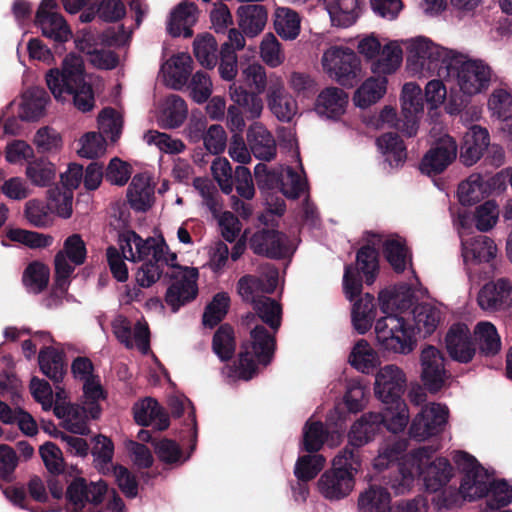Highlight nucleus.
<instances>
[{
    "label": "nucleus",
    "instance_id": "nucleus-1",
    "mask_svg": "<svg viewBox=\"0 0 512 512\" xmlns=\"http://www.w3.org/2000/svg\"><path fill=\"white\" fill-rule=\"evenodd\" d=\"M406 69L419 78L440 77L449 84L451 97L461 102L485 93L491 83L492 70L483 60L471 58L458 50L444 47L425 36L406 41Z\"/></svg>",
    "mask_w": 512,
    "mask_h": 512
},
{
    "label": "nucleus",
    "instance_id": "nucleus-2",
    "mask_svg": "<svg viewBox=\"0 0 512 512\" xmlns=\"http://www.w3.org/2000/svg\"><path fill=\"white\" fill-rule=\"evenodd\" d=\"M119 246L124 259L128 261H142L151 255L157 262H165L170 269L166 273L172 279L165 300L174 312L197 296L198 269L178 265L176 253L169 251L163 241L157 242L153 238L143 240L134 231L127 230L120 234Z\"/></svg>",
    "mask_w": 512,
    "mask_h": 512
},
{
    "label": "nucleus",
    "instance_id": "nucleus-3",
    "mask_svg": "<svg viewBox=\"0 0 512 512\" xmlns=\"http://www.w3.org/2000/svg\"><path fill=\"white\" fill-rule=\"evenodd\" d=\"M412 290L407 284L387 289L379 294L381 311L386 316L379 318L374 325L375 344L389 355L407 356L417 347L415 328L408 319L394 314L412 304Z\"/></svg>",
    "mask_w": 512,
    "mask_h": 512
},
{
    "label": "nucleus",
    "instance_id": "nucleus-4",
    "mask_svg": "<svg viewBox=\"0 0 512 512\" xmlns=\"http://www.w3.org/2000/svg\"><path fill=\"white\" fill-rule=\"evenodd\" d=\"M433 450L428 447L416 449L400 463V479H392L390 487L397 495L409 492L418 477H422L425 488L439 492L453 477V468L445 458L432 459Z\"/></svg>",
    "mask_w": 512,
    "mask_h": 512
},
{
    "label": "nucleus",
    "instance_id": "nucleus-5",
    "mask_svg": "<svg viewBox=\"0 0 512 512\" xmlns=\"http://www.w3.org/2000/svg\"><path fill=\"white\" fill-rule=\"evenodd\" d=\"M46 84L57 101L64 102L73 96L74 106L81 112L93 109L95 100L92 87L84 81L83 59L76 54H68L62 69H50L46 73Z\"/></svg>",
    "mask_w": 512,
    "mask_h": 512
},
{
    "label": "nucleus",
    "instance_id": "nucleus-6",
    "mask_svg": "<svg viewBox=\"0 0 512 512\" xmlns=\"http://www.w3.org/2000/svg\"><path fill=\"white\" fill-rule=\"evenodd\" d=\"M406 385V373L396 364H386L375 374L374 394L385 405L383 411L394 431H403L409 421V409L402 399Z\"/></svg>",
    "mask_w": 512,
    "mask_h": 512
},
{
    "label": "nucleus",
    "instance_id": "nucleus-7",
    "mask_svg": "<svg viewBox=\"0 0 512 512\" xmlns=\"http://www.w3.org/2000/svg\"><path fill=\"white\" fill-rule=\"evenodd\" d=\"M275 339L268 330L260 325L250 332V340L244 343L238 363L231 369L230 377L250 380L257 372V365H268L273 357Z\"/></svg>",
    "mask_w": 512,
    "mask_h": 512
},
{
    "label": "nucleus",
    "instance_id": "nucleus-8",
    "mask_svg": "<svg viewBox=\"0 0 512 512\" xmlns=\"http://www.w3.org/2000/svg\"><path fill=\"white\" fill-rule=\"evenodd\" d=\"M407 40H393L382 46L374 34H369L359 38L356 48L357 52L370 63L372 74L391 75L402 64V45L406 47Z\"/></svg>",
    "mask_w": 512,
    "mask_h": 512
},
{
    "label": "nucleus",
    "instance_id": "nucleus-9",
    "mask_svg": "<svg viewBox=\"0 0 512 512\" xmlns=\"http://www.w3.org/2000/svg\"><path fill=\"white\" fill-rule=\"evenodd\" d=\"M293 156L296 158L299 171L291 167L282 169L280 173L269 171L267 166L259 163L254 168V175L260 188L274 189L279 188L283 195L288 198H297L306 187V182L302 177L303 167L299 159V151L295 149Z\"/></svg>",
    "mask_w": 512,
    "mask_h": 512
},
{
    "label": "nucleus",
    "instance_id": "nucleus-10",
    "mask_svg": "<svg viewBox=\"0 0 512 512\" xmlns=\"http://www.w3.org/2000/svg\"><path fill=\"white\" fill-rule=\"evenodd\" d=\"M323 70L342 86H352L361 71V61L349 47L332 46L322 56Z\"/></svg>",
    "mask_w": 512,
    "mask_h": 512
},
{
    "label": "nucleus",
    "instance_id": "nucleus-11",
    "mask_svg": "<svg viewBox=\"0 0 512 512\" xmlns=\"http://www.w3.org/2000/svg\"><path fill=\"white\" fill-rule=\"evenodd\" d=\"M453 461L464 473L459 493L464 500L473 501L486 495L490 475L477 459L464 451H455Z\"/></svg>",
    "mask_w": 512,
    "mask_h": 512
},
{
    "label": "nucleus",
    "instance_id": "nucleus-12",
    "mask_svg": "<svg viewBox=\"0 0 512 512\" xmlns=\"http://www.w3.org/2000/svg\"><path fill=\"white\" fill-rule=\"evenodd\" d=\"M265 100L270 113L282 123L292 122L299 114V105L286 87L282 76L277 73L269 75Z\"/></svg>",
    "mask_w": 512,
    "mask_h": 512
},
{
    "label": "nucleus",
    "instance_id": "nucleus-13",
    "mask_svg": "<svg viewBox=\"0 0 512 512\" xmlns=\"http://www.w3.org/2000/svg\"><path fill=\"white\" fill-rule=\"evenodd\" d=\"M86 259V246L79 234H73L64 241L63 250L55 256L56 287L61 293L66 292L69 279L75 266Z\"/></svg>",
    "mask_w": 512,
    "mask_h": 512
},
{
    "label": "nucleus",
    "instance_id": "nucleus-14",
    "mask_svg": "<svg viewBox=\"0 0 512 512\" xmlns=\"http://www.w3.org/2000/svg\"><path fill=\"white\" fill-rule=\"evenodd\" d=\"M106 491L107 485L103 481L73 480L66 491L67 512H95L94 507L102 502Z\"/></svg>",
    "mask_w": 512,
    "mask_h": 512
},
{
    "label": "nucleus",
    "instance_id": "nucleus-15",
    "mask_svg": "<svg viewBox=\"0 0 512 512\" xmlns=\"http://www.w3.org/2000/svg\"><path fill=\"white\" fill-rule=\"evenodd\" d=\"M449 409L441 403H429L412 420L409 434L417 441H425L441 433L448 422Z\"/></svg>",
    "mask_w": 512,
    "mask_h": 512
},
{
    "label": "nucleus",
    "instance_id": "nucleus-16",
    "mask_svg": "<svg viewBox=\"0 0 512 512\" xmlns=\"http://www.w3.org/2000/svg\"><path fill=\"white\" fill-rule=\"evenodd\" d=\"M445 356L443 352L433 345H424L419 354L421 368L420 377L427 390L438 392L449 378V372L445 368Z\"/></svg>",
    "mask_w": 512,
    "mask_h": 512
},
{
    "label": "nucleus",
    "instance_id": "nucleus-17",
    "mask_svg": "<svg viewBox=\"0 0 512 512\" xmlns=\"http://www.w3.org/2000/svg\"><path fill=\"white\" fill-rule=\"evenodd\" d=\"M35 24L43 36L56 42H66L72 36L70 27L58 12L57 0H42L37 10Z\"/></svg>",
    "mask_w": 512,
    "mask_h": 512
},
{
    "label": "nucleus",
    "instance_id": "nucleus-18",
    "mask_svg": "<svg viewBox=\"0 0 512 512\" xmlns=\"http://www.w3.org/2000/svg\"><path fill=\"white\" fill-rule=\"evenodd\" d=\"M461 244L465 270L469 280L472 281L474 267L490 263L496 258L498 249L494 240L485 235L462 239Z\"/></svg>",
    "mask_w": 512,
    "mask_h": 512
},
{
    "label": "nucleus",
    "instance_id": "nucleus-19",
    "mask_svg": "<svg viewBox=\"0 0 512 512\" xmlns=\"http://www.w3.org/2000/svg\"><path fill=\"white\" fill-rule=\"evenodd\" d=\"M457 156L455 140L445 134L423 156L420 170L423 174L433 176L442 173Z\"/></svg>",
    "mask_w": 512,
    "mask_h": 512
},
{
    "label": "nucleus",
    "instance_id": "nucleus-20",
    "mask_svg": "<svg viewBox=\"0 0 512 512\" xmlns=\"http://www.w3.org/2000/svg\"><path fill=\"white\" fill-rule=\"evenodd\" d=\"M479 307L488 312L508 311L512 308V283L507 278H498L486 283L478 292Z\"/></svg>",
    "mask_w": 512,
    "mask_h": 512
},
{
    "label": "nucleus",
    "instance_id": "nucleus-21",
    "mask_svg": "<svg viewBox=\"0 0 512 512\" xmlns=\"http://www.w3.org/2000/svg\"><path fill=\"white\" fill-rule=\"evenodd\" d=\"M112 330L117 340L128 349L137 348L142 353L149 349V329L145 322L137 321L134 325L124 316H116Z\"/></svg>",
    "mask_w": 512,
    "mask_h": 512
},
{
    "label": "nucleus",
    "instance_id": "nucleus-22",
    "mask_svg": "<svg viewBox=\"0 0 512 512\" xmlns=\"http://www.w3.org/2000/svg\"><path fill=\"white\" fill-rule=\"evenodd\" d=\"M500 182V174L488 177L473 173L458 185L459 202L464 206L474 205L488 197Z\"/></svg>",
    "mask_w": 512,
    "mask_h": 512
},
{
    "label": "nucleus",
    "instance_id": "nucleus-23",
    "mask_svg": "<svg viewBox=\"0 0 512 512\" xmlns=\"http://www.w3.org/2000/svg\"><path fill=\"white\" fill-rule=\"evenodd\" d=\"M402 113L406 122L398 128L407 136L412 137L417 133V119L423 113L424 103L422 89L415 82L405 83L401 92Z\"/></svg>",
    "mask_w": 512,
    "mask_h": 512
},
{
    "label": "nucleus",
    "instance_id": "nucleus-24",
    "mask_svg": "<svg viewBox=\"0 0 512 512\" xmlns=\"http://www.w3.org/2000/svg\"><path fill=\"white\" fill-rule=\"evenodd\" d=\"M388 413H367L357 420L348 433L349 444L353 447H362L374 439L375 435L380 430L381 425H384L390 432L398 433L389 427Z\"/></svg>",
    "mask_w": 512,
    "mask_h": 512
},
{
    "label": "nucleus",
    "instance_id": "nucleus-25",
    "mask_svg": "<svg viewBox=\"0 0 512 512\" xmlns=\"http://www.w3.org/2000/svg\"><path fill=\"white\" fill-rule=\"evenodd\" d=\"M449 356L460 363L470 362L476 353L472 335L468 326L457 323L451 326L445 337Z\"/></svg>",
    "mask_w": 512,
    "mask_h": 512
},
{
    "label": "nucleus",
    "instance_id": "nucleus-26",
    "mask_svg": "<svg viewBox=\"0 0 512 512\" xmlns=\"http://www.w3.org/2000/svg\"><path fill=\"white\" fill-rule=\"evenodd\" d=\"M250 245L256 254L269 258H283L292 253L288 238L274 230L256 232L250 240Z\"/></svg>",
    "mask_w": 512,
    "mask_h": 512
},
{
    "label": "nucleus",
    "instance_id": "nucleus-27",
    "mask_svg": "<svg viewBox=\"0 0 512 512\" xmlns=\"http://www.w3.org/2000/svg\"><path fill=\"white\" fill-rule=\"evenodd\" d=\"M191 71V56L188 53L180 52L162 64L160 76L166 86L180 90L187 83Z\"/></svg>",
    "mask_w": 512,
    "mask_h": 512
},
{
    "label": "nucleus",
    "instance_id": "nucleus-28",
    "mask_svg": "<svg viewBox=\"0 0 512 512\" xmlns=\"http://www.w3.org/2000/svg\"><path fill=\"white\" fill-rule=\"evenodd\" d=\"M278 284V271L271 265L262 267L261 276H244L238 282V293L242 299H253V295L272 293Z\"/></svg>",
    "mask_w": 512,
    "mask_h": 512
},
{
    "label": "nucleus",
    "instance_id": "nucleus-29",
    "mask_svg": "<svg viewBox=\"0 0 512 512\" xmlns=\"http://www.w3.org/2000/svg\"><path fill=\"white\" fill-rule=\"evenodd\" d=\"M320 493L329 500H339L350 494L354 487V478L345 471L332 468L321 475L318 480Z\"/></svg>",
    "mask_w": 512,
    "mask_h": 512
},
{
    "label": "nucleus",
    "instance_id": "nucleus-30",
    "mask_svg": "<svg viewBox=\"0 0 512 512\" xmlns=\"http://www.w3.org/2000/svg\"><path fill=\"white\" fill-rule=\"evenodd\" d=\"M388 75L373 74L355 90L352 100L356 107L366 109L380 101L387 92Z\"/></svg>",
    "mask_w": 512,
    "mask_h": 512
},
{
    "label": "nucleus",
    "instance_id": "nucleus-31",
    "mask_svg": "<svg viewBox=\"0 0 512 512\" xmlns=\"http://www.w3.org/2000/svg\"><path fill=\"white\" fill-rule=\"evenodd\" d=\"M247 141L253 155L264 161L276 156V141L272 133L260 122H254L247 130Z\"/></svg>",
    "mask_w": 512,
    "mask_h": 512
},
{
    "label": "nucleus",
    "instance_id": "nucleus-32",
    "mask_svg": "<svg viewBox=\"0 0 512 512\" xmlns=\"http://www.w3.org/2000/svg\"><path fill=\"white\" fill-rule=\"evenodd\" d=\"M348 94L338 87H327L317 96L316 112L328 119H338L342 116L348 105Z\"/></svg>",
    "mask_w": 512,
    "mask_h": 512
},
{
    "label": "nucleus",
    "instance_id": "nucleus-33",
    "mask_svg": "<svg viewBox=\"0 0 512 512\" xmlns=\"http://www.w3.org/2000/svg\"><path fill=\"white\" fill-rule=\"evenodd\" d=\"M490 143L487 129L472 126L463 137L460 158L466 166H472L483 155Z\"/></svg>",
    "mask_w": 512,
    "mask_h": 512
},
{
    "label": "nucleus",
    "instance_id": "nucleus-34",
    "mask_svg": "<svg viewBox=\"0 0 512 512\" xmlns=\"http://www.w3.org/2000/svg\"><path fill=\"white\" fill-rule=\"evenodd\" d=\"M197 21V7L187 0L181 2L170 14L167 30L173 37H191L192 26Z\"/></svg>",
    "mask_w": 512,
    "mask_h": 512
},
{
    "label": "nucleus",
    "instance_id": "nucleus-35",
    "mask_svg": "<svg viewBox=\"0 0 512 512\" xmlns=\"http://www.w3.org/2000/svg\"><path fill=\"white\" fill-rule=\"evenodd\" d=\"M187 114L185 101L176 94H170L159 105L157 121L163 128H177L184 123Z\"/></svg>",
    "mask_w": 512,
    "mask_h": 512
},
{
    "label": "nucleus",
    "instance_id": "nucleus-36",
    "mask_svg": "<svg viewBox=\"0 0 512 512\" xmlns=\"http://www.w3.org/2000/svg\"><path fill=\"white\" fill-rule=\"evenodd\" d=\"M134 419L142 426L154 425L158 430H164L169 426L168 415L158 402L146 397L134 404Z\"/></svg>",
    "mask_w": 512,
    "mask_h": 512
},
{
    "label": "nucleus",
    "instance_id": "nucleus-37",
    "mask_svg": "<svg viewBox=\"0 0 512 512\" xmlns=\"http://www.w3.org/2000/svg\"><path fill=\"white\" fill-rule=\"evenodd\" d=\"M53 411L59 419L63 420L64 428L68 431L78 435H86L89 433L85 407L57 401L53 407Z\"/></svg>",
    "mask_w": 512,
    "mask_h": 512
},
{
    "label": "nucleus",
    "instance_id": "nucleus-38",
    "mask_svg": "<svg viewBox=\"0 0 512 512\" xmlns=\"http://www.w3.org/2000/svg\"><path fill=\"white\" fill-rule=\"evenodd\" d=\"M238 26L248 37H256L267 24V10L262 5L240 6L237 10Z\"/></svg>",
    "mask_w": 512,
    "mask_h": 512
},
{
    "label": "nucleus",
    "instance_id": "nucleus-39",
    "mask_svg": "<svg viewBox=\"0 0 512 512\" xmlns=\"http://www.w3.org/2000/svg\"><path fill=\"white\" fill-rule=\"evenodd\" d=\"M228 92L230 99L243 109L248 120H256L262 116L264 102L258 92H250L234 82L229 86Z\"/></svg>",
    "mask_w": 512,
    "mask_h": 512
},
{
    "label": "nucleus",
    "instance_id": "nucleus-40",
    "mask_svg": "<svg viewBox=\"0 0 512 512\" xmlns=\"http://www.w3.org/2000/svg\"><path fill=\"white\" fill-rule=\"evenodd\" d=\"M48 95L44 89L33 87L26 90L19 104L18 116L25 121H35L45 113Z\"/></svg>",
    "mask_w": 512,
    "mask_h": 512
},
{
    "label": "nucleus",
    "instance_id": "nucleus-41",
    "mask_svg": "<svg viewBox=\"0 0 512 512\" xmlns=\"http://www.w3.org/2000/svg\"><path fill=\"white\" fill-rule=\"evenodd\" d=\"M359 512H392V499L389 491L378 485H371L358 498Z\"/></svg>",
    "mask_w": 512,
    "mask_h": 512
},
{
    "label": "nucleus",
    "instance_id": "nucleus-42",
    "mask_svg": "<svg viewBox=\"0 0 512 512\" xmlns=\"http://www.w3.org/2000/svg\"><path fill=\"white\" fill-rule=\"evenodd\" d=\"M127 198L133 209L147 210L154 199V188L150 183V178L145 174L135 175L128 187Z\"/></svg>",
    "mask_w": 512,
    "mask_h": 512
},
{
    "label": "nucleus",
    "instance_id": "nucleus-43",
    "mask_svg": "<svg viewBox=\"0 0 512 512\" xmlns=\"http://www.w3.org/2000/svg\"><path fill=\"white\" fill-rule=\"evenodd\" d=\"M348 362L359 372L370 374L380 365V358L368 341L360 339L352 347Z\"/></svg>",
    "mask_w": 512,
    "mask_h": 512
},
{
    "label": "nucleus",
    "instance_id": "nucleus-44",
    "mask_svg": "<svg viewBox=\"0 0 512 512\" xmlns=\"http://www.w3.org/2000/svg\"><path fill=\"white\" fill-rule=\"evenodd\" d=\"M333 26L347 28L353 25L359 15L358 0H335L326 5Z\"/></svg>",
    "mask_w": 512,
    "mask_h": 512
},
{
    "label": "nucleus",
    "instance_id": "nucleus-45",
    "mask_svg": "<svg viewBox=\"0 0 512 512\" xmlns=\"http://www.w3.org/2000/svg\"><path fill=\"white\" fill-rule=\"evenodd\" d=\"M274 29L283 39L295 40L301 30V19L297 12L287 7H278L274 12Z\"/></svg>",
    "mask_w": 512,
    "mask_h": 512
},
{
    "label": "nucleus",
    "instance_id": "nucleus-46",
    "mask_svg": "<svg viewBox=\"0 0 512 512\" xmlns=\"http://www.w3.org/2000/svg\"><path fill=\"white\" fill-rule=\"evenodd\" d=\"M253 305L259 318L276 332L281 325L282 309L273 299L264 295H253V299H243Z\"/></svg>",
    "mask_w": 512,
    "mask_h": 512
},
{
    "label": "nucleus",
    "instance_id": "nucleus-47",
    "mask_svg": "<svg viewBox=\"0 0 512 512\" xmlns=\"http://www.w3.org/2000/svg\"><path fill=\"white\" fill-rule=\"evenodd\" d=\"M412 316L415 333H423L426 336L432 334L437 328L441 319V311L432 304L422 303L413 308Z\"/></svg>",
    "mask_w": 512,
    "mask_h": 512
},
{
    "label": "nucleus",
    "instance_id": "nucleus-48",
    "mask_svg": "<svg viewBox=\"0 0 512 512\" xmlns=\"http://www.w3.org/2000/svg\"><path fill=\"white\" fill-rule=\"evenodd\" d=\"M376 316L374 298L370 294H365L352 308V324L359 334H365L371 327Z\"/></svg>",
    "mask_w": 512,
    "mask_h": 512
},
{
    "label": "nucleus",
    "instance_id": "nucleus-49",
    "mask_svg": "<svg viewBox=\"0 0 512 512\" xmlns=\"http://www.w3.org/2000/svg\"><path fill=\"white\" fill-rule=\"evenodd\" d=\"M38 360L42 373L49 379L55 383L63 379L65 363L62 352L52 347H46L40 350Z\"/></svg>",
    "mask_w": 512,
    "mask_h": 512
},
{
    "label": "nucleus",
    "instance_id": "nucleus-50",
    "mask_svg": "<svg viewBox=\"0 0 512 512\" xmlns=\"http://www.w3.org/2000/svg\"><path fill=\"white\" fill-rule=\"evenodd\" d=\"M474 335L480 351L486 356L495 355L500 351L501 339L493 323L478 322L474 328Z\"/></svg>",
    "mask_w": 512,
    "mask_h": 512
},
{
    "label": "nucleus",
    "instance_id": "nucleus-51",
    "mask_svg": "<svg viewBox=\"0 0 512 512\" xmlns=\"http://www.w3.org/2000/svg\"><path fill=\"white\" fill-rule=\"evenodd\" d=\"M379 151L392 167L401 165L406 159V148L395 133H386L376 141Z\"/></svg>",
    "mask_w": 512,
    "mask_h": 512
},
{
    "label": "nucleus",
    "instance_id": "nucleus-52",
    "mask_svg": "<svg viewBox=\"0 0 512 512\" xmlns=\"http://www.w3.org/2000/svg\"><path fill=\"white\" fill-rule=\"evenodd\" d=\"M407 449V442L405 440H387L379 448L378 455L373 460V467L376 470L386 469L392 462L399 460L402 462L406 455L402 454ZM394 479H400V474Z\"/></svg>",
    "mask_w": 512,
    "mask_h": 512
},
{
    "label": "nucleus",
    "instance_id": "nucleus-53",
    "mask_svg": "<svg viewBox=\"0 0 512 512\" xmlns=\"http://www.w3.org/2000/svg\"><path fill=\"white\" fill-rule=\"evenodd\" d=\"M218 45L216 39L211 34L199 35L193 42V52L198 62L208 69H212L217 64Z\"/></svg>",
    "mask_w": 512,
    "mask_h": 512
},
{
    "label": "nucleus",
    "instance_id": "nucleus-54",
    "mask_svg": "<svg viewBox=\"0 0 512 512\" xmlns=\"http://www.w3.org/2000/svg\"><path fill=\"white\" fill-rule=\"evenodd\" d=\"M261 60L270 68L280 67L286 60L282 44L273 33H266L259 45Z\"/></svg>",
    "mask_w": 512,
    "mask_h": 512
},
{
    "label": "nucleus",
    "instance_id": "nucleus-55",
    "mask_svg": "<svg viewBox=\"0 0 512 512\" xmlns=\"http://www.w3.org/2000/svg\"><path fill=\"white\" fill-rule=\"evenodd\" d=\"M47 200L50 211L57 216L68 219L73 213V191L62 186L48 190Z\"/></svg>",
    "mask_w": 512,
    "mask_h": 512
},
{
    "label": "nucleus",
    "instance_id": "nucleus-56",
    "mask_svg": "<svg viewBox=\"0 0 512 512\" xmlns=\"http://www.w3.org/2000/svg\"><path fill=\"white\" fill-rule=\"evenodd\" d=\"M25 175L31 184L46 187L55 179L56 169L51 162L40 158L28 162Z\"/></svg>",
    "mask_w": 512,
    "mask_h": 512
},
{
    "label": "nucleus",
    "instance_id": "nucleus-57",
    "mask_svg": "<svg viewBox=\"0 0 512 512\" xmlns=\"http://www.w3.org/2000/svg\"><path fill=\"white\" fill-rule=\"evenodd\" d=\"M499 205L495 200H487L478 205L473 213V222L480 232L492 230L499 219Z\"/></svg>",
    "mask_w": 512,
    "mask_h": 512
},
{
    "label": "nucleus",
    "instance_id": "nucleus-58",
    "mask_svg": "<svg viewBox=\"0 0 512 512\" xmlns=\"http://www.w3.org/2000/svg\"><path fill=\"white\" fill-rule=\"evenodd\" d=\"M487 106L492 117L507 119L512 112V91L507 87L495 88L488 98Z\"/></svg>",
    "mask_w": 512,
    "mask_h": 512
},
{
    "label": "nucleus",
    "instance_id": "nucleus-59",
    "mask_svg": "<svg viewBox=\"0 0 512 512\" xmlns=\"http://www.w3.org/2000/svg\"><path fill=\"white\" fill-rule=\"evenodd\" d=\"M384 253L387 261L396 272H402L411 263V256L400 238H391L384 244Z\"/></svg>",
    "mask_w": 512,
    "mask_h": 512
},
{
    "label": "nucleus",
    "instance_id": "nucleus-60",
    "mask_svg": "<svg viewBox=\"0 0 512 512\" xmlns=\"http://www.w3.org/2000/svg\"><path fill=\"white\" fill-rule=\"evenodd\" d=\"M49 268L41 262L30 263L23 273V283L31 293H40L48 284Z\"/></svg>",
    "mask_w": 512,
    "mask_h": 512
},
{
    "label": "nucleus",
    "instance_id": "nucleus-61",
    "mask_svg": "<svg viewBox=\"0 0 512 512\" xmlns=\"http://www.w3.org/2000/svg\"><path fill=\"white\" fill-rule=\"evenodd\" d=\"M7 237L11 241L21 243L31 249L46 248L53 243V237L51 235L21 228L10 229L7 232Z\"/></svg>",
    "mask_w": 512,
    "mask_h": 512
},
{
    "label": "nucleus",
    "instance_id": "nucleus-62",
    "mask_svg": "<svg viewBox=\"0 0 512 512\" xmlns=\"http://www.w3.org/2000/svg\"><path fill=\"white\" fill-rule=\"evenodd\" d=\"M325 462L326 459L319 454L301 456L295 464L294 475L299 481L312 480L323 469Z\"/></svg>",
    "mask_w": 512,
    "mask_h": 512
},
{
    "label": "nucleus",
    "instance_id": "nucleus-63",
    "mask_svg": "<svg viewBox=\"0 0 512 512\" xmlns=\"http://www.w3.org/2000/svg\"><path fill=\"white\" fill-rule=\"evenodd\" d=\"M49 202L32 199L26 202L24 214L27 221L34 227L47 228L52 225L53 219L50 216Z\"/></svg>",
    "mask_w": 512,
    "mask_h": 512
},
{
    "label": "nucleus",
    "instance_id": "nucleus-64",
    "mask_svg": "<svg viewBox=\"0 0 512 512\" xmlns=\"http://www.w3.org/2000/svg\"><path fill=\"white\" fill-rule=\"evenodd\" d=\"M485 497L491 509H498L512 502V486L505 480L490 481Z\"/></svg>",
    "mask_w": 512,
    "mask_h": 512
}]
</instances>
